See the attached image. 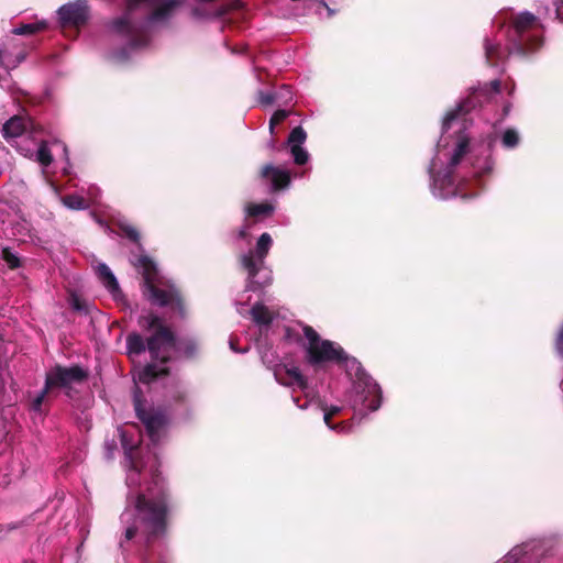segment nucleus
I'll list each match as a JSON object with an SVG mask.
<instances>
[{"instance_id": "obj_1", "label": "nucleus", "mask_w": 563, "mask_h": 563, "mask_svg": "<svg viewBox=\"0 0 563 563\" xmlns=\"http://www.w3.org/2000/svg\"><path fill=\"white\" fill-rule=\"evenodd\" d=\"M137 323L150 335L144 339L139 332L129 333L125 339L126 354L130 357L139 356L148 351L151 362L139 372L137 379L150 385L170 375L167 364L174 360L170 352L176 346V333L154 312L139 317Z\"/></svg>"}, {"instance_id": "obj_2", "label": "nucleus", "mask_w": 563, "mask_h": 563, "mask_svg": "<svg viewBox=\"0 0 563 563\" xmlns=\"http://www.w3.org/2000/svg\"><path fill=\"white\" fill-rule=\"evenodd\" d=\"M172 497L168 485L158 470L152 473V479L144 492L135 496V525L126 528L124 540H132L137 531L145 538L146 551L167 534Z\"/></svg>"}, {"instance_id": "obj_3", "label": "nucleus", "mask_w": 563, "mask_h": 563, "mask_svg": "<svg viewBox=\"0 0 563 563\" xmlns=\"http://www.w3.org/2000/svg\"><path fill=\"white\" fill-rule=\"evenodd\" d=\"M180 4L181 0H124L122 15L111 20L108 27L125 38L129 47H145L154 24L168 20Z\"/></svg>"}, {"instance_id": "obj_4", "label": "nucleus", "mask_w": 563, "mask_h": 563, "mask_svg": "<svg viewBox=\"0 0 563 563\" xmlns=\"http://www.w3.org/2000/svg\"><path fill=\"white\" fill-rule=\"evenodd\" d=\"M303 334L308 340L306 361L311 366L324 363H335L344 366L349 375H354L360 385H363V406L371 411L377 410L382 405L383 393L380 386L366 373L362 364L350 356L338 343L323 340L311 325H303Z\"/></svg>"}, {"instance_id": "obj_5", "label": "nucleus", "mask_w": 563, "mask_h": 563, "mask_svg": "<svg viewBox=\"0 0 563 563\" xmlns=\"http://www.w3.org/2000/svg\"><path fill=\"white\" fill-rule=\"evenodd\" d=\"M508 53L520 57H527L539 51L543 45V38L539 33L538 18L530 12L515 15L507 30ZM485 57L489 66H497L506 57V52L498 43H492L488 38L484 43Z\"/></svg>"}, {"instance_id": "obj_6", "label": "nucleus", "mask_w": 563, "mask_h": 563, "mask_svg": "<svg viewBox=\"0 0 563 563\" xmlns=\"http://www.w3.org/2000/svg\"><path fill=\"white\" fill-rule=\"evenodd\" d=\"M88 372L80 365H71L69 367L56 364L45 374V383L43 389L32 400L30 408L34 412L43 413L44 402L55 398L57 389H65V394L70 396L71 384H79L88 378Z\"/></svg>"}, {"instance_id": "obj_7", "label": "nucleus", "mask_w": 563, "mask_h": 563, "mask_svg": "<svg viewBox=\"0 0 563 563\" xmlns=\"http://www.w3.org/2000/svg\"><path fill=\"white\" fill-rule=\"evenodd\" d=\"M143 297L152 305L169 308L180 318H186L187 308L181 290L172 282L159 279L142 290Z\"/></svg>"}, {"instance_id": "obj_8", "label": "nucleus", "mask_w": 563, "mask_h": 563, "mask_svg": "<svg viewBox=\"0 0 563 563\" xmlns=\"http://www.w3.org/2000/svg\"><path fill=\"white\" fill-rule=\"evenodd\" d=\"M133 406L136 417L144 424L150 439L153 442H157L161 437V431L168 423L166 413L157 408H146L143 393L137 386H135L133 390Z\"/></svg>"}, {"instance_id": "obj_9", "label": "nucleus", "mask_w": 563, "mask_h": 563, "mask_svg": "<svg viewBox=\"0 0 563 563\" xmlns=\"http://www.w3.org/2000/svg\"><path fill=\"white\" fill-rule=\"evenodd\" d=\"M59 22L63 31L78 35L79 29L84 26L89 19V8L85 0H77L62 5L58 9Z\"/></svg>"}, {"instance_id": "obj_10", "label": "nucleus", "mask_w": 563, "mask_h": 563, "mask_svg": "<svg viewBox=\"0 0 563 563\" xmlns=\"http://www.w3.org/2000/svg\"><path fill=\"white\" fill-rule=\"evenodd\" d=\"M501 89V82L498 79L492 80L489 84L472 91L471 96L465 102L459 104L454 110L449 111L443 119V131H448L451 124L462 112H468L470 109L476 107L478 97L488 98L490 93H498Z\"/></svg>"}, {"instance_id": "obj_11", "label": "nucleus", "mask_w": 563, "mask_h": 563, "mask_svg": "<svg viewBox=\"0 0 563 563\" xmlns=\"http://www.w3.org/2000/svg\"><path fill=\"white\" fill-rule=\"evenodd\" d=\"M276 380L287 387L298 386L301 390L308 388V380L296 366L288 367L286 364H278L274 368Z\"/></svg>"}, {"instance_id": "obj_12", "label": "nucleus", "mask_w": 563, "mask_h": 563, "mask_svg": "<svg viewBox=\"0 0 563 563\" xmlns=\"http://www.w3.org/2000/svg\"><path fill=\"white\" fill-rule=\"evenodd\" d=\"M306 139L307 133L301 126L294 128L288 135L287 144L297 165H305L309 159L308 152L301 146Z\"/></svg>"}, {"instance_id": "obj_13", "label": "nucleus", "mask_w": 563, "mask_h": 563, "mask_svg": "<svg viewBox=\"0 0 563 563\" xmlns=\"http://www.w3.org/2000/svg\"><path fill=\"white\" fill-rule=\"evenodd\" d=\"M135 265L141 269L142 275V284H141V291L143 288H147L148 286L153 285L159 279H163V277L159 275L158 269L154 261L148 257L147 255H141L137 258V262Z\"/></svg>"}, {"instance_id": "obj_14", "label": "nucleus", "mask_w": 563, "mask_h": 563, "mask_svg": "<svg viewBox=\"0 0 563 563\" xmlns=\"http://www.w3.org/2000/svg\"><path fill=\"white\" fill-rule=\"evenodd\" d=\"M261 176L271 178L275 191L285 189L290 184V174L287 170L279 169L272 164L263 166Z\"/></svg>"}, {"instance_id": "obj_15", "label": "nucleus", "mask_w": 563, "mask_h": 563, "mask_svg": "<svg viewBox=\"0 0 563 563\" xmlns=\"http://www.w3.org/2000/svg\"><path fill=\"white\" fill-rule=\"evenodd\" d=\"M173 350L177 351L186 360H194L198 356L199 343L192 338H176V346Z\"/></svg>"}, {"instance_id": "obj_16", "label": "nucleus", "mask_w": 563, "mask_h": 563, "mask_svg": "<svg viewBox=\"0 0 563 563\" xmlns=\"http://www.w3.org/2000/svg\"><path fill=\"white\" fill-rule=\"evenodd\" d=\"M97 272L103 286L112 294L114 298H117V296L121 294V289L111 269L108 267V265L102 263L98 265Z\"/></svg>"}, {"instance_id": "obj_17", "label": "nucleus", "mask_w": 563, "mask_h": 563, "mask_svg": "<svg viewBox=\"0 0 563 563\" xmlns=\"http://www.w3.org/2000/svg\"><path fill=\"white\" fill-rule=\"evenodd\" d=\"M168 397L172 404L188 408L190 405V396L186 387L179 379L173 382L172 388L168 390Z\"/></svg>"}, {"instance_id": "obj_18", "label": "nucleus", "mask_w": 563, "mask_h": 563, "mask_svg": "<svg viewBox=\"0 0 563 563\" xmlns=\"http://www.w3.org/2000/svg\"><path fill=\"white\" fill-rule=\"evenodd\" d=\"M26 130L24 119L18 115L9 119L2 126V135L4 139H15L21 136Z\"/></svg>"}, {"instance_id": "obj_19", "label": "nucleus", "mask_w": 563, "mask_h": 563, "mask_svg": "<svg viewBox=\"0 0 563 563\" xmlns=\"http://www.w3.org/2000/svg\"><path fill=\"white\" fill-rule=\"evenodd\" d=\"M251 316L255 323L260 325H269L273 322V316L268 308L262 303H255L251 309Z\"/></svg>"}, {"instance_id": "obj_20", "label": "nucleus", "mask_w": 563, "mask_h": 563, "mask_svg": "<svg viewBox=\"0 0 563 563\" xmlns=\"http://www.w3.org/2000/svg\"><path fill=\"white\" fill-rule=\"evenodd\" d=\"M274 211V206L269 202L249 203L246 213L251 218L269 217Z\"/></svg>"}, {"instance_id": "obj_21", "label": "nucleus", "mask_w": 563, "mask_h": 563, "mask_svg": "<svg viewBox=\"0 0 563 563\" xmlns=\"http://www.w3.org/2000/svg\"><path fill=\"white\" fill-rule=\"evenodd\" d=\"M273 240L272 236L268 233H263L256 243L255 247V255L260 262V264H263L264 258L267 256L268 251L272 246Z\"/></svg>"}, {"instance_id": "obj_22", "label": "nucleus", "mask_w": 563, "mask_h": 563, "mask_svg": "<svg viewBox=\"0 0 563 563\" xmlns=\"http://www.w3.org/2000/svg\"><path fill=\"white\" fill-rule=\"evenodd\" d=\"M47 23L45 21H40L36 23H22L19 26H16L12 33L15 35H33L35 33H38L41 31L46 30Z\"/></svg>"}, {"instance_id": "obj_23", "label": "nucleus", "mask_w": 563, "mask_h": 563, "mask_svg": "<svg viewBox=\"0 0 563 563\" xmlns=\"http://www.w3.org/2000/svg\"><path fill=\"white\" fill-rule=\"evenodd\" d=\"M257 261L256 255L252 251L241 256V264L247 271L251 279L255 278L260 272Z\"/></svg>"}, {"instance_id": "obj_24", "label": "nucleus", "mask_w": 563, "mask_h": 563, "mask_svg": "<svg viewBox=\"0 0 563 563\" xmlns=\"http://www.w3.org/2000/svg\"><path fill=\"white\" fill-rule=\"evenodd\" d=\"M520 143V136L517 130L509 128L506 129L501 136V144L505 148H515Z\"/></svg>"}, {"instance_id": "obj_25", "label": "nucleus", "mask_w": 563, "mask_h": 563, "mask_svg": "<svg viewBox=\"0 0 563 563\" xmlns=\"http://www.w3.org/2000/svg\"><path fill=\"white\" fill-rule=\"evenodd\" d=\"M36 158L37 162L44 167H48L53 163V155L46 141H42L40 143L36 153Z\"/></svg>"}, {"instance_id": "obj_26", "label": "nucleus", "mask_w": 563, "mask_h": 563, "mask_svg": "<svg viewBox=\"0 0 563 563\" xmlns=\"http://www.w3.org/2000/svg\"><path fill=\"white\" fill-rule=\"evenodd\" d=\"M118 227L121 235L140 245L141 234L134 225L129 223H119Z\"/></svg>"}, {"instance_id": "obj_27", "label": "nucleus", "mask_w": 563, "mask_h": 563, "mask_svg": "<svg viewBox=\"0 0 563 563\" xmlns=\"http://www.w3.org/2000/svg\"><path fill=\"white\" fill-rule=\"evenodd\" d=\"M64 206L73 210H82L87 208L85 198L78 195H66L62 197Z\"/></svg>"}, {"instance_id": "obj_28", "label": "nucleus", "mask_w": 563, "mask_h": 563, "mask_svg": "<svg viewBox=\"0 0 563 563\" xmlns=\"http://www.w3.org/2000/svg\"><path fill=\"white\" fill-rule=\"evenodd\" d=\"M1 258L7 263L11 269L19 268L21 266L20 258L9 247H4L1 252Z\"/></svg>"}, {"instance_id": "obj_29", "label": "nucleus", "mask_w": 563, "mask_h": 563, "mask_svg": "<svg viewBox=\"0 0 563 563\" xmlns=\"http://www.w3.org/2000/svg\"><path fill=\"white\" fill-rule=\"evenodd\" d=\"M289 114H290V111L284 110V109H279L274 112V114L272 115V118L269 120L271 134L275 133V126L277 124L282 123L285 119H287L289 117Z\"/></svg>"}, {"instance_id": "obj_30", "label": "nucleus", "mask_w": 563, "mask_h": 563, "mask_svg": "<svg viewBox=\"0 0 563 563\" xmlns=\"http://www.w3.org/2000/svg\"><path fill=\"white\" fill-rule=\"evenodd\" d=\"M464 156H465L464 154L457 153L454 151V153L450 159L449 166H448V173L445 175V179L448 180L449 184H452L454 181L453 170L460 164V162L462 161V158Z\"/></svg>"}, {"instance_id": "obj_31", "label": "nucleus", "mask_w": 563, "mask_h": 563, "mask_svg": "<svg viewBox=\"0 0 563 563\" xmlns=\"http://www.w3.org/2000/svg\"><path fill=\"white\" fill-rule=\"evenodd\" d=\"M242 5L240 0H232L229 3L222 4L217 10V16H224L233 10L240 9Z\"/></svg>"}, {"instance_id": "obj_32", "label": "nucleus", "mask_w": 563, "mask_h": 563, "mask_svg": "<svg viewBox=\"0 0 563 563\" xmlns=\"http://www.w3.org/2000/svg\"><path fill=\"white\" fill-rule=\"evenodd\" d=\"M142 563H168V560L164 554H158L157 558H155L151 550H147L145 551Z\"/></svg>"}, {"instance_id": "obj_33", "label": "nucleus", "mask_w": 563, "mask_h": 563, "mask_svg": "<svg viewBox=\"0 0 563 563\" xmlns=\"http://www.w3.org/2000/svg\"><path fill=\"white\" fill-rule=\"evenodd\" d=\"M554 349L556 353L563 357V323L561 324L558 334L554 340Z\"/></svg>"}, {"instance_id": "obj_34", "label": "nucleus", "mask_w": 563, "mask_h": 563, "mask_svg": "<svg viewBox=\"0 0 563 563\" xmlns=\"http://www.w3.org/2000/svg\"><path fill=\"white\" fill-rule=\"evenodd\" d=\"M470 147V140L466 136H460L455 146V152L466 155Z\"/></svg>"}, {"instance_id": "obj_35", "label": "nucleus", "mask_w": 563, "mask_h": 563, "mask_svg": "<svg viewBox=\"0 0 563 563\" xmlns=\"http://www.w3.org/2000/svg\"><path fill=\"white\" fill-rule=\"evenodd\" d=\"M70 305L78 312H88L87 303L77 296H73Z\"/></svg>"}, {"instance_id": "obj_36", "label": "nucleus", "mask_w": 563, "mask_h": 563, "mask_svg": "<svg viewBox=\"0 0 563 563\" xmlns=\"http://www.w3.org/2000/svg\"><path fill=\"white\" fill-rule=\"evenodd\" d=\"M276 98H277L276 95L271 93V92H264V91L258 92V100L264 106L273 104L275 102Z\"/></svg>"}, {"instance_id": "obj_37", "label": "nucleus", "mask_w": 563, "mask_h": 563, "mask_svg": "<svg viewBox=\"0 0 563 563\" xmlns=\"http://www.w3.org/2000/svg\"><path fill=\"white\" fill-rule=\"evenodd\" d=\"M324 410V416H323V420L325 422V424L331 428V429H335L336 427L333 426L331 423V419L333 418L331 415H329V411L327 410V408L323 409Z\"/></svg>"}, {"instance_id": "obj_38", "label": "nucleus", "mask_w": 563, "mask_h": 563, "mask_svg": "<svg viewBox=\"0 0 563 563\" xmlns=\"http://www.w3.org/2000/svg\"><path fill=\"white\" fill-rule=\"evenodd\" d=\"M327 410L329 411V415L334 417V416H336V415H339L341 412V407L331 406L330 408H327Z\"/></svg>"}, {"instance_id": "obj_39", "label": "nucleus", "mask_w": 563, "mask_h": 563, "mask_svg": "<svg viewBox=\"0 0 563 563\" xmlns=\"http://www.w3.org/2000/svg\"><path fill=\"white\" fill-rule=\"evenodd\" d=\"M555 12H556V16H558L561 21H563V0H561V4H560V5H558V8H556Z\"/></svg>"}, {"instance_id": "obj_40", "label": "nucleus", "mask_w": 563, "mask_h": 563, "mask_svg": "<svg viewBox=\"0 0 563 563\" xmlns=\"http://www.w3.org/2000/svg\"><path fill=\"white\" fill-rule=\"evenodd\" d=\"M247 229H249L247 225H244L242 229H240L238 236L240 239H245L247 236Z\"/></svg>"}, {"instance_id": "obj_41", "label": "nucleus", "mask_w": 563, "mask_h": 563, "mask_svg": "<svg viewBox=\"0 0 563 563\" xmlns=\"http://www.w3.org/2000/svg\"><path fill=\"white\" fill-rule=\"evenodd\" d=\"M131 467H132L134 471H136V472H141V468L139 467L137 463H136V462H134V461H132V462H131Z\"/></svg>"}, {"instance_id": "obj_42", "label": "nucleus", "mask_w": 563, "mask_h": 563, "mask_svg": "<svg viewBox=\"0 0 563 563\" xmlns=\"http://www.w3.org/2000/svg\"><path fill=\"white\" fill-rule=\"evenodd\" d=\"M192 14L195 16H200L201 15L200 10L198 8L192 9Z\"/></svg>"}, {"instance_id": "obj_43", "label": "nucleus", "mask_w": 563, "mask_h": 563, "mask_svg": "<svg viewBox=\"0 0 563 563\" xmlns=\"http://www.w3.org/2000/svg\"><path fill=\"white\" fill-rule=\"evenodd\" d=\"M510 111V104L504 107V114L507 115Z\"/></svg>"}, {"instance_id": "obj_44", "label": "nucleus", "mask_w": 563, "mask_h": 563, "mask_svg": "<svg viewBox=\"0 0 563 563\" xmlns=\"http://www.w3.org/2000/svg\"><path fill=\"white\" fill-rule=\"evenodd\" d=\"M230 346H231L232 350L238 352L236 344H234L233 339L230 340Z\"/></svg>"}, {"instance_id": "obj_45", "label": "nucleus", "mask_w": 563, "mask_h": 563, "mask_svg": "<svg viewBox=\"0 0 563 563\" xmlns=\"http://www.w3.org/2000/svg\"><path fill=\"white\" fill-rule=\"evenodd\" d=\"M322 3H323V5L327 8V10H328V12H329V15H332V14H333V10H332L331 8H329V7L327 5V3H324V2H322Z\"/></svg>"}]
</instances>
